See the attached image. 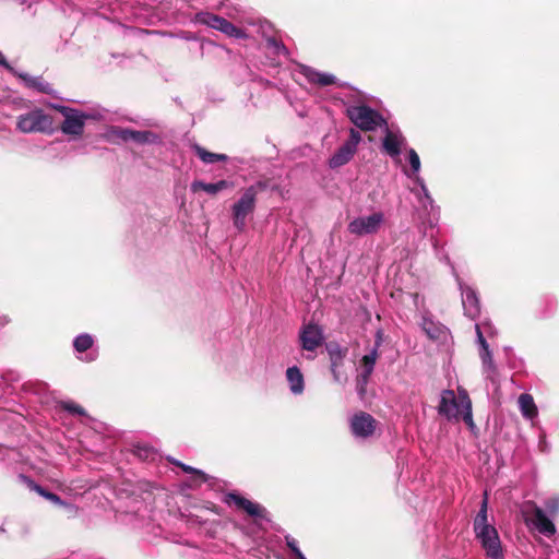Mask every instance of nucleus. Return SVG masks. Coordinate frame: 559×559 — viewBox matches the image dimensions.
Returning <instances> with one entry per match:
<instances>
[{"mask_svg": "<svg viewBox=\"0 0 559 559\" xmlns=\"http://www.w3.org/2000/svg\"><path fill=\"white\" fill-rule=\"evenodd\" d=\"M438 413L447 419L462 418L473 427L472 402L465 390H459L456 395L453 390H443L440 395Z\"/></svg>", "mask_w": 559, "mask_h": 559, "instance_id": "1", "label": "nucleus"}, {"mask_svg": "<svg viewBox=\"0 0 559 559\" xmlns=\"http://www.w3.org/2000/svg\"><path fill=\"white\" fill-rule=\"evenodd\" d=\"M474 531L488 558L502 554L498 532L492 525L488 524L487 498L483 500L481 507L474 520Z\"/></svg>", "mask_w": 559, "mask_h": 559, "instance_id": "2", "label": "nucleus"}, {"mask_svg": "<svg viewBox=\"0 0 559 559\" xmlns=\"http://www.w3.org/2000/svg\"><path fill=\"white\" fill-rule=\"evenodd\" d=\"M16 129L22 133L51 134L55 130L53 119L43 109H33L17 117Z\"/></svg>", "mask_w": 559, "mask_h": 559, "instance_id": "3", "label": "nucleus"}, {"mask_svg": "<svg viewBox=\"0 0 559 559\" xmlns=\"http://www.w3.org/2000/svg\"><path fill=\"white\" fill-rule=\"evenodd\" d=\"M263 188L264 185L261 182L254 186H250L245 190L240 199L233 205V222L237 230H245L246 218L248 215L253 213L258 192Z\"/></svg>", "mask_w": 559, "mask_h": 559, "instance_id": "4", "label": "nucleus"}, {"mask_svg": "<svg viewBox=\"0 0 559 559\" xmlns=\"http://www.w3.org/2000/svg\"><path fill=\"white\" fill-rule=\"evenodd\" d=\"M346 112L349 120L362 131H374L377 128L386 124L377 110L366 105L349 106Z\"/></svg>", "mask_w": 559, "mask_h": 559, "instance_id": "5", "label": "nucleus"}, {"mask_svg": "<svg viewBox=\"0 0 559 559\" xmlns=\"http://www.w3.org/2000/svg\"><path fill=\"white\" fill-rule=\"evenodd\" d=\"M55 108L64 117L60 128L61 131L68 135H82L85 121L90 118V116L83 111L62 105H57Z\"/></svg>", "mask_w": 559, "mask_h": 559, "instance_id": "6", "label": "nucleus"}, {"mask_svg": "<svg viewBox=\"0 0 559 559\" xmlns=\"http://www.w3.org/2000/svg\"><path fill=\"white\" fill-rule=\"evenodd\" d=\"M420 326L427 337L436 346L449 347L452 345V335L450 330L439 321H435L429 314H423Z\"/></svg>", "mask_w": 559, "mask_h": 559, "instance_id": "7", "label": "nucleus"}, {"mask_svg": "<svg viewBox=\"0 0 559 559\" xmlns=\"http://www.w3.org/2000/svg\"><path fill=\"white\" fill-rule=\"evenodd\" d=\"M383 223L384 214L382 212H373L370 215L354 218L349 222L347 229L352 235L361 237L378 233Z\"/></svg>", "mask_w": 559, "mask_h": 559, "instance_id": "8", "label": "nucleus"}, {"mask_svg": "<svg viewBox=\"0 0 559 559\" xmlns=\"http://www.w3.org/2000/svg\"><path fill=\"white\" fill-rule=\"evenodd\" d=\"M377 420L366 412H357L349 418V428L356 439L366 440L373 436Z\"/></svg>", "mask_w": 559, "mask_h": 559, "instance_id": "9", "label": "nucleus"}, {"mask_svg": "<svg viewBox=\"0 0 559 559\" xmlns=\"http://www.w3.org/2000/svg\"><path fill=\"white\" fill-rule=\"evenodd\" d=\"M111 136L121 141H134L140 144L157 142L158 136L150 131H134L124 128H112L110 131Z\"/></svg>", "mask_w": 559, "mask_h": 559, "instance_id": "10", "label": "nucleus"}, {"mask_svg": "<svg viewBox=\"0 0 559 559\" xmlns=\"http://www.w3.org/2000/svg\"><path fill=\"white\" fill-rule=\"evenodd\" d=\"M462 295V305L464 309V313L466 317L472 320L476 319L480 313V302L477 293L474 288L459 284Z\"/></svg>", "mask_w": 559, "mask_h": 559, "instance_id": "11", "label": "nucleus"}, {"mask_svg": "<svg viewBox=\"0 0 559 559\" xmlns=\"http://www.w3.org/2000/svg\"><path fill=\"white\" fill-rule=\"evenodd\" d=\"M378 352H370L365 355L361 359L362 371L357 376L356 390L358 395L362 399L366 394V386L370 374L373 371L376 360L378 358Z\"/></svg>", "mask_w": 559, "mask_h": 559, "instance_id": "12", "label": "nucleus"}, {"mask_svg": "<svg viewBox=\"0 0 559 559\" xmlns=\"http://www.w3.org/2000/svg\"><path fill=\"white\" fill-rule=\"evenodd\" d=\"M302 349H316L323 341L322 330L316 324H308L300 334Z\"/></svg>", "mask_w": 559, "mask_h": 559, "instance_id": "13", "label": "nucleus"}, {"mask_svg": "<svg viewBox=\"0 0 559 559\" xmlns=\"http://www.w3.org/2000/svg\"><path fill=\"white\" fill-rule=\"evenodd\" d=\"M228 502H233L240 509H243L249 515L255 518H263L265 509L258 503H254L237 493H228Z\"/></svg>", "mask_w": 559, "mask_h": 559, "instance_id": "14", "label": "nucleus"}, {"mask_svg": "<svg viewBox=\"0 0 559 559\" xmlns=\"http://www.w3.org/2000/svg\"><path fill=\"white\" fill-rule=\"evenodd\" d=\"M404 144L405 139L401 133L391 130L386 131L383 139V148L391 157H397Z\"/></svg>", "mask_w": 559, "mask_h": 559, "instance_id": "15", "label": "nucleus"}, {"mask_svg": "<svg viewBox=\"0 0 559 559\" xmlns=\"http://www.w3.org/2000/svg\"><path fill=\"white\" fill-rule=\"evenodd\" d=\"M233 187H234L233 182L227 181V180H219V181L213 182V183L212 182L211 183L203 182L201 180H194L191 183L190 189L194 193L198 192L199 190H202L210 195H215V194L219 193L221 191L230 189Z\"/></svg>", "mask_w": 559, "mask_h": 559, "instance_id": "16", "label": "nucleus"}, {"mask_svg": "<svg viewBox=\"0 0 559 559\" xmlns=\"http://www.w3.org/2000/svg\"><path fill=\"white\" fill-rule=\"evenodd\" d=\"M301 73L310 83H316L320 86H328L334 84L336 81V78L334 75L318 72L306 66L301 67Z\"/></svg>", "mask_w": 559, "mask_h": 559, "instance_id": "17", "label": "nucleus"}, {"mask_svg": "<svg viewBox=\"0 0 559 559\" xmlns=\"http://www.w3.org/2000/svg\"><path fill=\"white\" fill-rule=\"evenodd\" d=\"M533 523L535 527L539 531V533L544 535L551 536L556 533L555 524L547 518L545 512L538 507H535L534 509Z\"/></svg>", "mask_w": 559, "mask_h": 559, "instance_id": "18", "label": "nucleus"}, {"mask_svg": "<svg viewBox=\"0 0 559 559\" xmlns=\"http://www.w3.org/2000/svg\"><path fill=\"white\" fill-rule=\"evenodd\" d=\"M286 379L289 384V390L293 394L299 395L304 392L305 381L304 376L298 367L293 366L286 370Z\"/></svg>", "mask_w": 559, "mask_h": 559, "instance_id": "19", "label": "nucleus"}, {"mask_svg": "<svg viewBox=\"0 0 559 559\" xmlns=\"http://www.w3.org/2000/svg\"><path fill=\"white\" fill-rule=\"evenodd\" d=\"M475 330L477 335V344L480 349H489L491 344L488 342V338L493 337L496 334L495 328L489 322H484L481 324H475Z\"/></svg>", "mask_w": 559, "mask_h": 559, "instance_id": "20", "label": "nucleus"}, {"mask_svg": "<svg viewBox=\"0 0 559 559\" xmlns=\"http://www.w3.org/2000/svg\"><path fill=\"white\" fill-rule=\"evenodd\" d=\"M356 152L347 144H343L329 159V166L331 168H338L347 164Z\"/></svg>", "mask_w": 559, "mask_h": 559, "instance_id": "21", "label": "nucleus"}, {"mask_svg": "<svg viewBox=\"0 0 559 559\" xmlns=\"http://www.w3.org/2000/svg\"><path fill=\"white\" fill-rule=\"evenodd\" d=\"M519 408L523 417L533 419L537 416V407L534 403L533 396L528 393H523L518 400Z\"/></svg>", "mask_w": 559, "mask_h": 559, "instance_id": "22", "label": "nucleus"}, {"mask_svg": "<svg viewBox=\"0 0 559 559\" xmlns=\"http://www.w3.org/2000/svg\"><path fill=\"white\" fill-rule=\"evenodd\" d=\"M415 182L420 188V193L418 194L417 198H418V201L420 202L421 206L426 210L428 209V206L432 207L433 200L427 189V186H426L424 179L420 176H415Z\"/></svg>", "mask_w": 559, "mask_h": 559, "instance_id": "23", "label": "nucleus"}, {"mask_svg": "<svg viewBox=\"0 0 559 559\" xmlns=\"http://www.w3.org/2000/svg\"><path fill=\"white\" fill-rule=\"evenodd\" d=\"M408 162L411 170L404 169V174L415 181V176H419L420 170V158L414 148L408 150Z\"/></svg>", "mask_w": 559, "mask_h": 559, "instance_id": "24", "label": "nucleus"}, {"mask_svg": "<svg viewBox=\"0 0 559 559\" xmlns=\"http://www.w3.org/2000/svg\"><path fill=\"white\" fill-rule=\"evenodd\" d=\"M481 362H483V368H484V372H485L486 377L488 379H490L491 381H495L496 376H497V370H496V366L493 365L491 352H483L481 353Z\"/></svg>", "mask_w": 559, "mask_h": 559, "instance_id": "25", "label": "nucleus"}, {"mask_svg": "<svg viewBox=\"0 0 559 559\" xmlns=\"http://www.w3.org/2000/svg\"><path fill=\"white\" fill-rule=\"evenodd\" d=\"M19 76L25 82L26 86L35 88L39 92L48 93L49 84L43 82L39 78H33L25 73H20Z\"/></svg>", "mask_w": 559, "mask_h": 559, "instance_id": "26", "label": "nucleus"}, {"mask_svg": "<svg viewBox=\"0 0 559 559\" xmlns=\"http://www.w3.org/2000/svg\"><path fill=\"white\" fill-rule=\"evenodd\" d=\"M217 31H221L222 33H224L225 35H227L229 37H235V38L247 37L246 33L242 29L236 27L234 24L228 22L226 19H224L222 21V25H219Z\"/></svg>", "mask_w": 559, "mask_h": 559, "instance_id": "27", "label": "nucleus"}, {"mask_svg": "<svg viewBox=\"0 0 559 559\" xmlns=\"http://www.w3.org/2000/svg\"><path fill=\"white\" fill-rule=\"evenodd\" d=\"M197 17L200 23L207 25L209 27H212L214 29H218L219 25H222V21L224 20V17H221L209 12L199 13Z\"/></svg>", "mask_w": 559, "mask_h": 559, "instance_id": "28", "label": "nucleus"}, {"mask_svg": "<svg viewBox=\"0 0 559 559\" xmlns=\"http://www.w3.org/2000/svg\"><path fill=\"white\" fill-rule=\"evenodd\" d=\"M330 360H331V370L334 377V380L341 382L343 380L342 374L337 370L338 365L343 360V352H330Z\"/></svg>", "mask_w": 559, "mask_h": 559, "instance_id": "29", "label": "nucleus"}, {"mask_svg": "<svg viewBox=\"0 0 559 559\" xmlns=\"http://www.w3.org/2000/svg\"><path fill=\"white\" fill-rule=\"evenodd\" d=\"M94 345V338L88 333L78 335L73 341L74 349H90Z\"/></svg>", "mask_w": 559, "mask_h": 559, "instance_id": "30", "label": "nucleus"}, {"mask_svg": "<svg viewBox=\"0 0 559 559\" xmlns=\"http://www.w3.org/2000/svg\"><path fill=\"white\" fill-rule=\"evenodd\" d=\"M194 150L203 163H205V164L216 163V153L207 152L205 148H203L199 145H195Z\"/></svg>", "mask_w": 559, "mask_h": 559, "instance_id": "31", "label": "nucleus"}, {"mask_svg": "<svg viewBox=\"0 0 559 559\" xmlns=\"http://www.w3.org/2000/svg\"><path fill=\"white\" fill-rule=\"evenodd\" d=\"M33 489L36 490L40 496L45 497L46 499H48L49 501H51L56 504H60V506L64 504L59 496H57L56 493L46 491L44 488H41L38 485H34Z\"/></svg>", "mask_w": 559, "mask_h": 559, "instance_id": "32", "label": "nucleus"}, {"mask_svg": "<svg viewBox=\"0 0 559 559\" xmlns=\"http://www.w3.org/2000/svg\"><path fill=\"white\" fill-rule=\"evenodd\" d=\"M266 43L267 47L271 48L274 53L284 56L288 55V50L286 49V47L282 43H278L276 39L267 38Z\"/></svg>", "mask_w": 559, "mask_h": 559, "instance_id": "33", "label": "nucleus"}, {"mask_svg": "<svg viewBox=\"0 0 559 559\" xmlns=\"http://www.w3.org/2000/svg\"><path fill=\"white\" fill-rule=\"evenodd\" d=\"M285 540H286V545L294 552V555L297 557V559H307L304 556V554L300 551L297 540L294 537L287 535V536H285Z\"/></svg>", "mask_w": 559, "mask_h": 559, "instance_id": "34", "label": "nucleus"}, {"mask_svg": "<svg viewBox=\"0 0 559 559\" xmlns=\"http://www.w3.org/2000/svg\"><path fill=\"white\" fill-rule=\"evenodd\" d=\"M360 140H361L360 133L355 129H350L349 140L345 144H347L349 147H352L356 152L357 145L359 144Z\"/></svg>", "mask_w": 559, "mask_h": 559, "instance_id": "35", "label": "nucleus"}, {"mask_svg": "<svg viewBox=\"0 0 559 559\" xmlns=\"http://www.w3.org/2000/svg\"><path fill=\"white\" fill-rule=\"evenodd\" d=\"M175 465H178L182 468L183 472L186 473H193V474H197L198 476H200L202 478V480H205V477H204V473L192 467V466H189V465H186L181 462H178V461H171Z\"/></svg>", "mask_w": 559, "mask_h": 559, "instance_id": "36", "label": "nucleus"}, {"mask_svg": "<svg viewBox=\"0 0 559 559\" xmlns=\"http://www.w3.org/2000/svg\"><path fill=\"white\" fill-rule=\"evenodd\" d=\"M545 507L548 512L551 514H555L559 511V498L558 497H551L545 502Z\"/></svg>", "mask_w": 559, "mask_h": 559, "instance_id": "37", "label": "nucleus"}, {"mask_svg": "<svg viewBox=\"0 0 559 559\" xmlns=\"http://www.w3.org/2000/svg\"><path fill=\"white\" fill-rule=\"evenodd\" d=\"M97 352H78V359L84 362H91L94 361L97 357Z\"/></svg>", "mask_w": 559, "mask_h": 559, "instance_id": "38", "label": "nucleus"}, {"mask_svg": "<svg viewBox=\"0 0 559 559\" xmlns=\"http://www.w3.org/2000/svg\"><path fill=\"white\" fill-rule=\"evenodd\" d=\"M63 407L69 411L70 413H73V414H78V415H83L84 414V411L81 406L72 403V402H67V403H63Z\"/></svg>", "mask_w": 559, "mask_h": 559, "instance_id": "39", "label": "nucleus"}, {"mask_svg": "<svg viewBox=\"0 0 559 559\" xmlns=\"http://www.w3.org/2000/svg\"><path fill=\"white\" fill-rule=\"evenodd\" d=\"M0 66L8 69L9 71H11L12 73H16L15 70L8 63L7 59L4 58V56L0 52Z\"/></svg>", "mask_w": 559, "mask_h": 559, "instance_id": "40", "label": "nucleus"}, {"mask_svg": "<svg viewBox=\"0 0 559 559\" xmlns=\"http://www.w3.org/2000/svg\"><path fill=\"white\" fill-rule=\"evenodd\" d=\"M226 159H227V155L216 154V162H225Z\"/></svg>", "mask_w": 559, "mask_h": 559, "instance_id": "41", "label": "nucleus"}, {"mask_svg": "<svg viewBox=\"0 0 559 559\" xmlns=\"http://www.w3.org/2000/svg\"><path fill=\"white\" fill-rule=\"evenodd\" d=\"M490 559H503V555L502 554H499V555H496V556H492V557H489Z\"/></svg>", "mask_w": 559, "mask_h": 559, "instance_id": "42", "label": "nucleus"}]
</instances>
